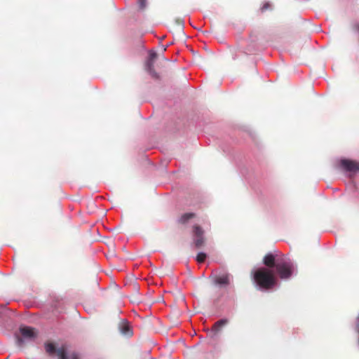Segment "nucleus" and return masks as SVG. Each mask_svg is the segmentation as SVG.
Instances as JSON below:
<instances>
[{"mask_svg":"<svg viewBox=\"0 0 359 359\" xmlns=\"http://www.w3.org/2000/svg\"><path fill=\"white\" fill-rule=\"evenodd\" d=\"M264 264L270 268L275 267L280 278H290L296 273V265L289 258L281 257L275 262V257L271 253L266 255L264 258Z\"/></svg>","mask_w":359,"mask_h":359,"instance_id":"1","label":"nucleus"},{"mask_svg":"<svg viewBox=\"0 0 359 359\" xmlns=\"http://www.w3.org/2000/svg\"><path fill=\"white\" fill-rule=\"evenodd\" d=\"M255 282L262 290H269L276 284V279L271 270L259 268L253 273Z\"/></svg>","mask_w":359,"mask_h":359,"instance_id":"2","label":"nucleus"},{"mask_svg":"<svg viewBox=\"0 0 359 359\" xmlns=\"http://www.w3.org/2000/svg\"><path fill=\"white\" fill-rule=\"evenodd\" d=\"M21 337L15 333V337L16 339V344L18 346H22L25 340H33L37 337V333L34 328L22 326L19 329Z\"/></svg>","mask_w":359,"mask_h":359,"instance_id":"3","label":"nucleus"},{"mask_svg":"<svg viewBox=\"0 0 359 359\" xmlns=\"http://www.w3.org/2000/svg\"><path fill=\"white\" fill-rule=\"evenodd\" d=\"M156 56L157 55L156 52L150 51L149 57L145 62L146 71L153 77H157V74L154 69V63Z\"/></svg>","mask_w":359,"mask_h":359,"instance_id":"4","label":"nucleus"},{"mask_svg":"<svg viewBox=\"0 0 359 359\" xmlns=\"http://www.w3.org/2000/svg\"><path fill=\"white\" fill-rule=\"evenodd\" d=\"M340 166L347 172L359 171V163L348 159H341Z\"/></svg>","mask_w":359,"mask_h":359,"instance_id":"5","label":"nucleus"},{"mask_svg":"<svg viewBox=\"0 0 359 359\" xmlns=\"http://www.w3.org/2000/svg\"><path fill=\"white\" fill-rule=\"evenodd\" d=\"M194 242L196 248L201 247L204 243L203 231L196 225L194 226Z\"/></svg>","mask_w":359,"mask_h":359,"instance_id":"6","label":"nucleus"},{"mask_svg":"<svg viewBox=\"0 0 359 359\" xmlns=\"http://www.w3.org/2000/svg\"><path fill=\"white\" fill-rule=\"evenodd\" d=\"M57 355L59 359H79V355L77 353H67V348L65 345L57 348Z\"/></svg>","mask_w":359,"mask_h":359,"instance_id":"7","label":"nucleus"},{"mask_svg":"<svg viewBox=\"0 0 359 359\" xmlns=\"http://www.w3.org/2000/svg\"><path fill=\"white\" fill-rule=\"evenodd\" d=\"M229 323V320L227 318H222L217 321L212 326L211 332L215 334L218 333L221 331L222 327L226 325Z\"/></svg>","mask_w":359,"mask_h":359,"instance_id":"8","label":"nucleus"},{"mask_svg":"<svg viewBox=\"0 0 359 359\" xmlns=\"http://www.w3.org/2000/svg\"><path fill=\"white\" fill-rule=\"evenodd\" d=\"M231 278V276L230 274H228V273L222 274L221 276H219L216 278L215 283L220 285H227L230 283Z\"/></svg>","mask_w":359,"mask_h":359,"instance_id":"9","label":"nucleus"},{"mask_svg":"<svg viewBox=\"0 0 359 359\" xmlns=\"http://www.w3.org/2000/svg\"><path fill=\"white\" fill-rule=\"evenodd\" d=\"M45 349L46 353L50 355L57 353V348H55V345L53 343H46Z\"/></svg>","mask_w":359,"mask_h":359,"instance_id":"10","label":"nucleus"},{"mask_svg":"<svg viewBox=\"0 0 359 359\" xmlns=\"http://www.w3.org/2000/svg\"><path fill=\"white\" fill-rule=\"evenodd\" d=\"M120 331L122 334L125 335H131L132 331L130 327L127 323H123L120 325Z\"/></svg>","mask_w":359,"mask_h":359,"instance_id":"11","label":"nucleus"},{"mask_svg":"<svg viewBox=\"0 0 359 359\" xmlns=\"http://www.w3.org/2000/svg\"><path fill=\"white\" fill-rule=\"evenodd\" d=\"M194 215H195L194 213H185L179 219V222L181 224H186L188 220L193 218Z\"/></svg>","mask_w":359,"mask_h":359,"instance_id":"12","label":"nucleus"},{"mask_svg":"<svg viewBox=\"0 0 359 359\" xmlns=\"http://www.w3.org/2000/svg\"><path fill=\"white\" fill-rule=\"evenodd\" d=\"M207 255L204 252H199L196 256V261L198 263H203L206 259Z\"/></svg>","mask_w":359,"mask_h":359,"instance_id":"13","label":"nucleus"},{"mask_svg":"<svg viewBox=\"0 0 359 359\" xmlns=\"http://www.w3.org/2000/svg\"><path fill=\"white\" fill-rule=\"evenodd\" d=\"M138 3L140 9L145 8L147 6V0H139Z\"/></svg>","mask_w":359,"mask_h":359,"instance_id":"14","label":"nucleus"},{"mask_svg":"<svg viewBox=\"0 0 359 359\" xmlns=\"http://www.w3.org/2000/svg\"><path fill=\"white\" fill-rule=\"evenodd\" d=\"M269 6H270V5H269V3H265V4L263 5V6L262 7V11H265V10H266L267 8H269Z\"/></svg>","mask_w":359,"mask_h":359,"instance_id":"15","label":"nucleus"},{"mask_svg":"<svg viewBox=\"0 0 359 359\" xmlns=\"http://www.w3.org/2000/svg\"><path fill=\"white\" fill-rule=\"evenodd\" d=\"M356 330L359 333V316L357 318V321H356Z\"/></svg>","mask_w":359,"mask_h":359,"instance_id":"16","label":"nucleus"},{"mask_svg":"<svg viewBox=\"0 0 359 359\" xmlns=\"http://www.w3.org/2000/svg\"><path fill=\"white\" fill-rule=\"evenodd\" d=\"M353 28L355 31L358 32H359V23H355L354 25H353Z\"/></svg>","mask_w":359,"mask_h":359,"instance_id":"17","label":"nucleus"}]
</instances>
